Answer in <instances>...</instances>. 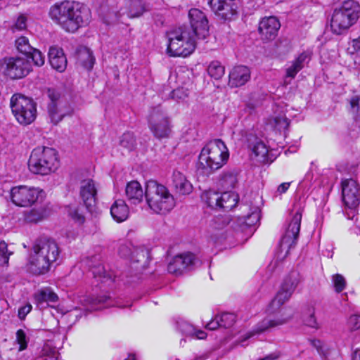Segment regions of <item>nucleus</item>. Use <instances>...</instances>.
<instances>
[{
  "instance_id": "f257e3e1",
  "label": "nucleus",
  "mask_w": 360,
  "mask_h": 360,
  "mask_svg": "<svg viewBox=\"0 0 360 360\" xmlns=\"http://www.w3.org/2000/svg\"><path fill=\"white\" fill-rule=\"evenodd\" d=\"M49 14L53 21L69 32H75L79 27L86 25L91 18V11L86 6L68 0L53 4Z\"/></svg>"
},
{
  "instance_id": "f03ea898",
  "label": "nucleus",
  "mask_w": 360,
  "mask_h": 360,
  "mask_svg": "<svg viewBox=\"0 0 360 360\" xmlns=\"http://www.w3.org/2000/svg\"><path fill=\"white\" fill-rule=\"evenodd\" d=\"M292 294L280 288L275 297L269 305L267 311L274 317H266L259 322L254 330L248 333L245 339L251 338L255 334L267 331L270 328L286 323L292 317V311L289 307H282L291 297Z\"/></svg>"
},
{
  "instance_id": "7ed1b4c3",
  "label": "nucleus",
  "mask_w": 360,
  "mask_h": 360,
  "mask_svg": "<svg viewBox=\"0 0 360 360\" xmlns=\"http://www.w3.org/2000/svg\"><path fill=\"white\" fill-rule=\"evenodd\" d=\"M229 157V150L220 139H215L206 144L198 157V171L209 176L221 168Z\"/></svg>"
},
{
  "instance_id": "20e7f679",
  "label": "nucleus",
  "mask_w": 360,
  "mask_h": 360,
  "mask_svg": "<svg viewBox=\"0 0 360 360\" xmlns=\"http://www.w3.org/2000/svg\"><path fill=\"white\" fill-rule=\"evenodd\" d=\"M145 197L148 207L157 214H166L176 205L174 198L168 188L156 181L146 182Z\"/></svg>"
},
{
  "instance_id": "39448f33",
  "label": "nucleus",
  "mask_w": 360,
  "mask_h": 360,
  "mask_svg": "<svg viewBox=\"0 0 360 360\" xmlns=\"http://www.w3.org/2000/svg\"><path fill=\"white\" fill-rule=\"evenodd\" d=\"M301 220L302 210L298 209L293 214L279 241L275 252V259L268 266L269 270L274 271L278 266V263L288 255L290 249L295 246L300 233Z\"/></svg>"
},
{
  "instance_id": "423d86ee",
  "label": "nucleus",
  "mask_w": 360,
  "mask_h": 360,
  "mask_svg": "<svg viewBox=\"0 0 360 360\" xmlns=\"http://www.w3.org/2000/svg\"><path fill=\"white\" fill-rule=\"evenodd\" d=\"M360 5L354 0H347L336 8L330 19V27L335 34L345 33L359 18Z\"/></svg>"
},
{
  "instance_id": "0eeeda50",
  "label": "nucleus",
  "mask_w": 360,
  "mask_h": 360,
  "mask_svg": "<svg viewBox=\"0 0 360 360\" xmlns=\"http://www.w3.org/2000/svg\"><path fill=\"white\" fill-rule=\"evenodd\" d=\"M167 53L171 56L186 57L192 53L195 49V35L191 28L181 26L167 33Z\"/></svg>"
},
{
  "instance_id": "6e6552de",
  "label": "nucleus",
  "mask_w": 360,
  "mask_h": 360,
  "mask_svg": "<svg viewBox=\"0 0 360 360\" xmlns=\"http://www.w3.org/2000/svg\"><path fill=\"white\" fill-rule=\"evenodd\" d=\"M58 167L57 152L49 147L34 148L28 160L30 171L35 174L47 175L55 172Z\"/></svg>"
},
{
  "instance_id": "1a4fd4ad",
  "label": "nucleus",
  "mask_w": 360,
  "mask_h": 360,
  "mask_svg": "<svg viewBox=\"0 0 360 360\" xmlns=\"http://www.w3.org/2000/svg\"><path fill=\"white\" fill-rule=\"evenodd\" d=\"M148 124L150 131L158 139H167L172 134L171 118L160 105L150 109L148 115Z\"/></svg>"
},
{
  "instance_id": "9d476101",
  "label": "nucleus",
  "mask_w": 360,
  "mask_h": 360,
  "mask_svg": "<svg viewBox=\"0 0 360 360\" xmlns=\"http://www.w3.org/2000/svg\"><path fill=\"white\" fill-rule=\"evenodd\" d=\"M10 105L14 117L20 124L27 125L34 121L37 106L32 99L21 94H14L11 98Z\"/></svg>"
},
{
  "instance_id": "9b49d317",
  "label": "nucleus",
  "mask_w": 360,
  "mask_h": 360,
  "mask_svg": "<svg viewBox=\"0 0 360 360\" xmlns=\"http://www.w3.org/2000/svg\"><path fill=\"white\" fill-rule=\"evenodd\" d=\"M48 96L50 99L48 112L52 123L57 124L64 117L72 114L73 108L60 91L49 89Z\"/></svg>"
},
{
  "instance_id": "f8f14e48",
  "label": "nucleus",
  "mask_w": 360,
  "mask_h": 360,
  "mask_svg": "<svg viewBox=\"0 0 360 360\" xmlns=\"http://www.w3.org/2000/svg\"><path fill=\"white\" fill-rule=\"evenodd\" d=\"M43 194V190L38 187L21 185L11 188V199L16 206L27 207L37 202Z\"/></svg>"
},
{
  "instance_id": "ddd939ff",
  "label": "nucleus",
  "mask_w": 360,
  "mask_h": 360,
  "mask_svg": "<svg viewBox=\"0 0 360 360\" xmlns=\"http://www.w3.org/2000/svg\"><path fill=\"white\" fill-rule=\"evenodd\" d=\"M4 72L13 79H21L29 74L32 66L27 58L10 57L4 59Z\"/></svg>"
},
{
  "instance_id": "4468645a",
  "label": "nucleus",
  "mask_w": 360,
  "mask_h": 360,
  "mask_svg": "<svg viewBox=\"0 0 360 360\" xmlns=\"http://www.w3.org/2000/svg\"><path fill=\"white\" fill-rule=\"evenodd\" d=\"M32 250L37 251L40 257H44L42 262L44 265L47 261L52 264L59 258L60 250L57 243L50 238H39L35 240L32 245Z\"/></svg>"
},
{
  "instance_id": "2eb2a0df",
  "label": "nucleus",
  "mask_w": 360,
  "mask_h": 360,
  "mask_svg": "<svg viewBox=\"0 0 360 360\" xmlns=\"http://www.w3.org/2000/svg\"><path fill=\"white\" fill-rule=\"evenodd\" d=\"M342 198L345 206L354 210L359 204L360 188L357 182L352 179H345L342 182Z\"/></svg>"
},
{
  "instance_id": "dca6fc26",
  "label": "nucleus",
  "mask_w": 360,
  "mask_h": 360,
  "mask_svg": "<svg viewBox=\"0 0 360 360\" xmlns=\"http://www.w3.org/2000/svg\"><path fill=\"white\" fill-rule=\"evenodd\" d=\"M191 31L198 39H204L208 35V20L206 15L198 8H191L188 13Z\"/></svg>"
},
{
  "instance_id": "f3484780",
  "label": "nucleus",
  "mask_w": 360,
  "mask_h": 360,
  "mask_svg": "<svg viewBox=\"0 0 360 360\" xmlns=\"http://www.w3.org/2000/svg\"><path fill=\"white\" fill-rule=\"evenodd\" d=\"M195 263V256L191 252H186L175 256L168 264L167 270L170 274L180 275L185 270L191 269Z\"/></svg>"
},
{
  "instance_id": "a211bd4d",
  "label": "nucleus",
  "mask_w": 360,
  "mask_h": 360,
  "mask_svg": "<svg viewBox=\"0 0 360 360\" xmlns=\"http://www.w3.org/2000/svg\"><path fill=\"white\" fill-rule=\"evenodd\" d=\"M208 3L215 15L224 20H231L237 13L236 0H208Z\"/></svg>"
},
{
  "instance_id": "6ab92c4d",
  "label": "nucleus",
  "mask_w": 360,
  "mask_h": 360,
  "mask_svg": "<svg viewBox=\"0 0 360 360\" xmlns=\"http://www.w3.org/2000/svg\"><path fill=\"white\" fill-rule=\"evenodd\" d=\"M80 197L89 212H93L96 204L97 189L92 179H84L81 182Z\"/></svg>"
},
{
  "instance_id": "aec40b11",
  "label": "nucleus",
  "mask_w": 360,
  "mask_h": 360,
  "mask_svg": "<svg viewBox=\"0 0 360 360\" xmlns=\"http://www.w3.org/2000/svg\"><path fill=\"white\" fill-rule=\"evenodd\" d=\"M280 27L281 24L278 18L270 16L261 20L258 30L263 39L271 40L276 37Z\"/></svg>"
},
{
  "instance_id": "412c9836",
  "label": "nucleus",
  "mask_w": 360,
  "mask_h": 360,
  "mask_svg": "<svg viewBox=\"0 0 360 360\" xmlns=\"http://www.w3.org/2000/svg\"><path fill=\"white\" fill-rule=\"evenodd\" d=\"M250 78L249 68L244 65H238L233 68L229 73V84L231 87L244 85Z\"/></svg>"
},
{
  "instance_id": "4be33fe9",
  "label": "nucleus",
  "mask_w": 360,
  "mask_h": 360,
  "mask_svg": "<svg viewBox=\"0 0 360 360\" xmlns=\"http://www.w3.org/2000/svg\"><path fill=\"white\" fill-rule=\"evenodd\" d=\"M49 60L51 67L59 72H63L67 68V58L63 50L56 46H51L49 51Z\"/></svg>"
},
{
  "instance_id": "5701e85b",
  "label": "nucleus",
  "mask_w": 360,
  "mask_h": 360,
  "mask_svg": "<svg viewBox=\"0 0 360 360\" xmlns=\"http://www.w3.org/2000/svg\"><path fill=\"white\" fill-rule=\"evenodd\" d=\"M44 257L37 254V251L31 250L28 260V269L30 272L36 275L44 274L47 273L52 265L51 262L47 261L44 265L42 262Z\"/></svg>"
},
{
  "instance_id": "b1692460",
  "label": "nucleus",
  "mask_w": 360,
  "mask_h": 360,
  "mask_svg": "<svg viewBox=\"0 0 360 360\" xmlns=\"http://www.w3.org/2000/svg\"><path fill=\"white\" fill-rule=\"evenodd\" d=\"M172 184L176 192L180 195H188L193 191V186L185 175L178 170H174L172 174Z\"/></svg>"
},
{
  "instance_id": "393cba45",
  "label": "nucleus",
  "mask_w": 360,
  "mask_h": 360,
  "mask_svg": "<svg viewBox=\"0 0 360 360\" xmlns=\"http://www.w3.org/2000/svg\"><path fill=\"white\" fill-rule=\"evenodd\" d=\"M310 60L309 55L306 52L300 53L297 58L292 61L291 65L286 68L285 79L290 78L292 79L295 77L298 72H300L304 66L305 63Z\"/></svg>"
},
{
  "instance_id": "a878e982",
  "label": "nucleus",
  "mask_w": 360,
  "mask_h": 360,
  "mask_svg": "<svg viewBox=\"0 0 360 360\" xmlns=\"http://www.w3.org/2000/svg\"><path fill=\"white\" fill-rule=\"evenodd\" d=\"M125 193L131 204L137 205L143 200V191L141 184L136 181H132L127 184Z\"/></svg>"
},
{
  "instance_id": "bb28decb",
  "label": "nucleus",
  "mask_w": 360,
  "mask_h": 360,
  "mask_svg": "<svg viewBox=\"0 0 360 360\" xmlns=\"http://www.w3.org/2000/svg\"><path fill=\"white\" fill-rule=\"evenodd\" d=\"M129 207L123 200L118 199L111 205V216L117 222L125 221L129 217Z\"/></svg>"
},
{
  "instance_id": "cd10ccee",
  "label": "nucleus",
  "mask_w": 360,
  "mask_h": 360,
  "mask_svg": "<svg viewBox=\"0 0 360 360\" xmlns=\"http://www.w3.org/2000/svg\"><path fill=\"white\" fill-rule=\"evenodd\" d=\"M144 11L145 8L141 0H127L125 8L121 9L122 14H127L129 18L139 17Z\"/></svg>"
},
{
  "instance_id": "c85d7f7f",
  "label": "nucleus",
  "mask_w": 360,
  "mask_h": 360,
  "mask_svg": "<svg viewBox=\"0 0 360 360\" xmlns=\"http://www.w3.org/2000/svg\"><path fill=\"white\" fill-rule=\"evenodd\" d=\"M238 200V195L233 192L219 193V205L218 209L231 210L236 206Z\"/></svg>"
},
{
  "instance_id": "c756f323",
  "label": "nucleus",
  "mask_w": 360,
  "mask_h": 360,
  "mask_svg": "<svg viewBox=\"0 0 360 360\" xmlns=\"http://www.w3.org/2000/svg\"><path fill=\"white\" fill-rule=\"evenodd\" d=\"M34 300L38 305L44 303H56L58 297L50 288H43L34 295Z\"/></svg>"
},
{
  "instance_id": "7c9ffc66",
  "label": "nucleus",
  "mask_w": 360,
  "mask_h": 360,
  "mask_svg": "<svg viewBox=\"0 0 360 360\" xmlns=\"http://www.w3.org/2000/svg\"><path fill=\"white\" fill-rule=\"evenodd\" d=\"M251 137L255 140L252 145L249 146L252 153L255 155V158H257L258 161L263 162H265L269 152L266 146L263 141L259 140L257 138H255L253 136Z\"/></svg>"
},
{
  "instance_id": "2f4dec72",
  "label": "nucleus",
  "mask_w": 360,
  "mask_h": 360,
  "mask_svg": "<svg viewBox=\"0 0 360 360\" xmlns=\"http://www.w3.org/2000/svg\"><path fill=\"white\" fill-rule=\"evenodd\" d=\"M78 61L86 69L90 70L92 69L95 58L91 51L88 48L81 49L77 53Z\"/></svg>"
},
{
  "instance_id": "473e14b6",
  "label": "nucleus",
  "mask_w": 360,
  "mask_h": 360,
  "mask_svg": "<svg viewBox=\"0 0 360 360\" xmlns=\"http://www.w3.org/2000/svg\"><path fill=\"white\" fill-rule=\"evenodd\" d=\"M300 281V274L292 271L283 281L281 288L290 294H293Z\"/></svg>"
},
{
  "instance_id": "72a5a7b5",
  "label": "nucleus",
  "mask_w": 360,
  "mask_h": 360,
  "mask_svg": "<svg viewBox=\"0 0 360 360\" xmlns=\"http://www.w3.org/2000/svg\"><path fill=\"white\" fill-rule=\"evenodd\" d=\"M110 300V297L107 295H101L96 297H87L84 299V306L89 311L98 310L101 308L99 305L105 304Z\"/></svg>"
},
{
  "instance_id": "f704fd0d",
  "label": "nucleus",
  "mask_w": 360,
  "mask_h": 360,
  "mask_svg": "<svg viewBox=\"0 0 360 360\" xmlns=\"http://www.w3.org/2000/svg\"><path fill=\"white\" fill-rule=\"evenodd\" d=\"M201 198L210 207L218 209L219 205V192L213 190L205 191L202 193Z\"/></svg>"
},
{
  "instance_id": "c9c22d12",
  "label": "nucleus",
  "mask_w": 360,
  "mask_h": 360,
  "mask_svg": "<svg viewBox=\"0 0 360 360\" xmlns=\"http://www.w3.org/2000/svg\"><path fill=\"white\" fill-rule=\"evenodd\" d=\"M59 354L51 342H46L41 351L39 360H58Z\"/></svg>"
},
{
  "instance_id": "e433bc0d",
  "label": "nucleus",
  "mask_w": 360,
  "mask_h": 360,
  "mask_svg": "<svg viewBox=\"0 0 360 360\" xmlns=\"http://www.w3.org/2000/svg\"><path fill=\"white\" fill-rule=\"evenodd\" d=\"M207 72L211 77L219 79L224 75V67L219 61L214 60L209 65Z\"/></svg>"
},
{
  "instance_id": "4c0bfd02",
  "label": "nucleus",
  "mask_w": 360,
  "mask_h": 360,
  "mask_svg": "<svg viewBox=\"0 0 360 360\" xmlns=\"http://www.w3.org/2000/svg\"><path fill=\"white\" fill-rule=\"evenodd\" d=\"M303 322L304 325H306L308 327L316 330L319 328V324L315 316L314 307H310L308 309L307 313H306L303 316Z\"/></svg>"
},
{
  "instance_id": "58836bf2",
  "label": "nucleus",
  "mask_w": 360,
  "mask_h": 360,
  "mask_svg": "<svg viewBox=\"0 0 360 360\" xmlns=\"http://www.w3.org/2000/svg\"><path fill=\"white\" fill-rule=\"evenodd\" d=\"M15 46L18 51L25 56L32 52L33 47L30 44L29 40L25 37H20L15 41Z\"/></svg>"
},
{
  "instance_id": "ea45409f",
  "label": "nucleus",
  "mask_w": 360,
  "mask_h": 360,
  "mask_svg": "<svg viewBox=\"0 0 360 360\" xmlns=\"http://www.w3.org/2000/svg\"><path fill=\"white\" fill-rule=\"evenodd\" d=\"M13 254V251L8 248V244L2 240L0 242V265L8 266L9 257Z\"/></svg>"
},
{
  "instance_id": "a19ab883",
  "label": "nucleus",
  "mask_w": 360,
  "mask_h": 360,
  "mask_svg": "<svg viewBox=\"0 0 360 360\" xmlns=\"http://www.w3.org/2000/svg\"><path fill=\"white\" fill-rule=\"evenodd\" d=\"M91 271L94 278H97L101 282L111 281L112 279L111 276L105 271V268L102 264H98L94 266L91 269Z\"/></svg>"
},
{
  "instance_id": "79ce46f5",
  "label": "nucleus",
  "mask_w": 360,
  "mask_h": 360,
  "mask_svg": "<svg viewBox=\"0 0 360 360\" xmlns=\"http://www.w3.org/2000/svg\"><path fill=\"white\" fill-rule=\"evenodd\" d=\"M68 215L77 223L83 224L85 217L82 213V207L79 206H70L68 210Z\"/></svg>"
},
{
  "instance_id": "37998d69",
  "label": "nucleus",
  "mask_w": 360,
  "mask_h": 360,
  "mask_svg": "<svg viewBox=\"0 0 360 360\" xmlns=\"http://www.w3.org/2000/svg\"><path fill=\"white\" fill-rule=\"evenodd\" d=\"M148 252L143 248H134L129 260L134 263H141L146 261Z\"/></svg>"
},
{
  "instance_id": "c03bdc74",
  "label": "nucleus",
  "mask_w": 360,
  "mask_h": 360,
  "mask_svg": "<svg viewBox=\"0 0 360 360\" xmlns=\"http://www.w3.org/2000/svg\"><path fill=\"white\" fill-rule=\"evenodd\" d=\"M290 122L285 115H278L272 120L271 124L278 131L285 130L289 126Z\"/></svg>"
},
{
  "instance_id": "a18cd8bd",
  "label": "nucleus",
  "mask_w": 360,
  "mask_h": 360,
  "mask_svg": "<svg viewBox=\"0 0 360 360\" xmlns=\"http://www.w3.org/2000/svg\"><path fill=\"white\" fill-rule=\"evenodd\" d=\"M120 145L124 148L131 150L136 145V140L134 134L130 132L123 134L120 139Z\"/></svg>"
},
{
  "instance_id": "49530a36",
  "label": "nucleus",
  "mask_w": 360,
  "mask_h": 360,
  "mask_svg": "<svg viewBox=\"0 0 360 360\" xmlns=\"http://www.w3.org/2000/svg\"><path fill=\"white\" fill-rule=\"evenodd\" d=\"M221 324V327L229 328L233 325L236 321V316L231 313H223L217 316Z\"/></svg>"
},
{
  "instance_id": "de8ad7c7",
  "label": "nucleus",
  "mask_w": 360,
  "mask_h": 360,
  "mask_svg": "<svg viewBox=\"0 0 360 360\" xmlns=\"http://www.w3.org/2000/svg\"><path fill=\"white\" fill-rule=\"evenodd\" d=\"M349 111L355 117L360 118V94L353 96L349 100Z\"/></svg>"
},
{
  "instance_id": "09e8293b",
  "label": "nucleus",
  "mask_w": 360,
  "mask_h": 360,
  "mask_svg": "<svg viewBox=\"0 0 360 360\" xmlns=\"http://www.w3.org/2000/svg\"><path fill=\"white\" fill-rule=\"evenodd\" d=\"M27 57L32 58L33 63L37 66H42L44 64L45 56L38 49L33 48L32 52L26 56Z\"/></svg>"
},
{
  "instance_id": "8fccbe9b",
  "label": "nucleus",
  "mask_w": 360,
  "mask_h": 360,
  "mask_svg": "<svg viewBox=\"0 0 360 360\" xmlns=\"http://www.w3.org/2000/svg\"><path fill=\"white\" fill-rule=\"evenodd\" d=\"M332 281L337 292H342L346 285V281L341 274H335L332 277Z\"/></svg>"
},
{
  "instance_id": "3c124183",
  "label": "nucleus",
  "mask_w": 360,
  "mask_h": 360,
  "mask_svg": "<svg viewBox=\"0 0 360 360\" xmlns=\"http://www.w3.org/2000/svg\"><path fill=\"white\" fill-rule=\"evenodd\" d=\"M134 248L130 243L121 244L118 248V254L121 257L129 259Z\"/></svg>"
},
{
  "instance_id": "603ef678",
  "label": "nucleus",
  "mask_w": 360,
  "mask_h": 360,
  "mask_svg": "<svg viewBox=\"0 0 360 360\" xmlns=\"http://www.w3.org/2000/svg\"><path fill=\"white\" fill-rule=\"evenodd\" d=\"M16 340L20 345L19 350L22 351L27 347V342L26 340V334L23 330L19 329L16 332Z\"/></svg>"
},
{
  "instance_id": "864d4df0",
  "label": "nucleus",
  "mask_w": 360,
  "mask_h": 360,
  "mask_svg": "<svg viewBox=\"0 0 360 360\" xmlns=\"http://www.w3.org/2000/svg\"><path fill=\"white\" fill-rule=\"evenodd\" d=\"M188 97L187 91L183 88H178L171 92V98L176 101H183Z\"/></svg>"
},
{
  "instance_id": "5fc2aeb1",
  "label": "nucleus",
  "mask_w": 360,
  "mask_h": 360,
  "mask_svg": "<svg viewBox=\"0 0 360 360\" xmlns=\"http://www.w3.org/2000/svg\"><path fill=\"white\" fill-rule=\"evenodd\" d=\"M43 218L42 212L36 210H30L27 214L26 215V220L30 222H37L40 221Z\"/></svg>"
},
{
  "instance_id": "6e6d98bb",
  "label": "nucleus",
  "mask_w": 360,
  "mask_h": 360,
  "mask_svg": "<svg viewBox=\"0 0 360 360\" xmlns=\"http://www.w3.org/2000/svg\"><path fill=\"white\" fill-rule=\"evenodd\" d=\"M348 326L352 330L360 328V316L352 315L348 320Z\"/></svg>"
},
{
  "instance_id": "4d7b16f0",
  "label": "nucleus",
  "mask_w": 360,
  "mask_h": 360,
  "mask_svg": "<svg viewBox=\"0 0 360 360\" xmlns=\"http://www.w3.org/2000/svg\"><path fill=\"white\" fill-rule=\"evenodd\" d=\"M26 22H27V18L22 15H20L18 18V19L13 26V29L20 30V31L25 30L27 26Z\"/></svg>"
},
{
  "instance_id": "13d9d810",
  "label": "nucleus",
  "mask_w": 360,
  "mask_h": 360,
  "mask_svg": "<svg viewBox=\"0 0 360 360\" xmlns=\"http://www.w3.org/2000/svg\"><path fill=\"white\" fill-rule=\"evenodd\" d=\"M31 309H32V306L30 304H27V305H25V306L20 307L18 309V317L20 319H24L25 318V316H27V314L28 313H30Z\"/></svg>"
},
{
  "instance_id": "bf43d9fd",
  "label": "nucleus",
  "mask_w": 360,
  "mask_h": 360,
  "mask_svg": "<svg viewBox=\"0 0 360 360\" xmlns=\"http://www.w3.org/2000/svg\"><path fill=\"white\" fill-rule=\"evenodd\" d=\"M219 327H221V324L219 323V318L217 317V316H216L214 319L211 320L206 325V328L211 330H215Z\"/></svg>"
},
{
  "instance_id": "052dcab7",
  "label": "nucleus",
  "mask_w": 360,
  "mask_h": 360,
  "mask_svg": "<svg viewBox=\"0 0 360 360\" xmlns=\"http://www.w3.org/2000/svg\"><path fill=\"white\" fill-rule=\"evenodd\" d=\"M311 345L316 349L319 353L322 352V342L319 340H309Z\"/></svg>"
},
{
  "instance_id": "680f3d73",
  "label": "nucleus",
  "mask_w": 360,
  "mask_h": 360,
  "mask_svg": "<svg viewBox=\"0 0 360 360\" xmlns=\"http://www.w3.org/2000/svg\"><path fill=\"white\" fill-rule=\"evenodd\" d=\"M290 185V183L288 182L282 183L278 186L277 193H278L279 194L285 193L289 188Z\"/></svg>"
},
{
  "instance_id": "e2e57ef3",
  "label": "nucleus",
  "mask_w": 360,
  "mask_h": 360,
  "mask_svg": "<svg viewBox=\"0 0 360 360\" xmlns=\"http://www.w3.org/2000/svg\"><path fill=\"white\" fill-rule=\"evenodd\" d=\"M352 46L356 51H360V37L357 39H353Z\"/></svg>"
},
{
  "instance_id": "0e129e2a",
  "label": "nucleus",
  "mask_w": 360,
  "mask_h": 360,
  "mask_svg": "<svg viewBox=\"0 0 360 360\" xmlns=\"http://www.w3.org/2000/svg\"><path fill=\"white\" fill-rule=\"evenodd\" d=\"M252 218L255 221H257L259 219V214L257 212H254L248 216V219Z\"/></svg>"
},
{
  "instance_id": "69168bd1",
  "label": "nucleus",
  "mask_w": 360,
  "mask_h": 360,
  "mask_svg": "<svg viewBox=\"0 0 360 360\" xmlns=\"http://www.w3.org/2000/svg\"><path fill=\"white\" fill-rule=\"evenodd\" d=\"M352 360H360V349H356L352 356Z\"/></svg>"
},
{
  "instance_id": "338daca9",
  "label": "nucleus",
  "mask_w": 360,
  "mask_h": 360,
  "mask_svg": "<svg viewBox=\"0 0 360 360\" xmlns=\"http://www.w3.org/2000/svg\"><path fill=\"white\" fill-rule=\"evenodd\" d=\"M196 335L198 339H204L206 338V333L202 330H198Z\"/></svg>"
},
{
  "instance_id": "774afa93",
  "label": "nucleus",
  "mask_w": 360,
  "mask_h": 360,
  "mask_svg": "<svg viewBox=\"0 0 360 360\" xmlns=\"http://www.w3.org/2000/svg\"><path fill=\"white\" fill-rule=\"evenodd\" d=\"M124 360H136V357L134 354H129L128 357Z\"/></svg>"
}]
</instances>
